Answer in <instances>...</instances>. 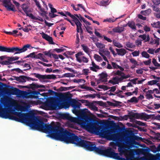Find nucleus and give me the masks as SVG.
Wrapping results in <instances>:
<instances>
[{
	"label": "nucleus",
	"mask_w": 160,
	"mask_h": 160,
	"mask_svg": "<svg viewBox=\"0 0 160 160\" xmlns=\"http://www.w3.org/2000/svg\"><path fill=\"white\" fill-rule=\"evenodd\" d=\"M89 106L91 107V108L92 110H94L95 111H98V107L96 106L95 105H94L92 103H91V104Z\"/></svg>",
	"instance_id": "nucleus-52"
},
{
	"label": "nucleus",
	"mask_w": 160,
	"mask_h": 160,
	"mask_svg": "<svg viewBox=\"0 0 160 160\" xmlns=\"http://www.w3.org/2000/svg\"><path fill=\"white\" fill-rule=\"evenodd\" d=\"M124 15H122L121 16L119 17L118 18H116L115 20L112 19V18H109V19H104L103 20V22H115L118 19L120 18H122Z\"/></svg>",
	"instance_id": "nucleus-29"
},
{
	"label": "nucleus",
	"mask_w": 160,
	"mask_h": 160,
	"mask_svg": "<svg viewBox=\"0 0 160 160\" xmlns=\"http://www.w3.org/2000/svg\"><path fill=\"white\" fill-rule=\"evenodd\" d=\"M16 80L20 82H26V76H20L19 77H16Z\"/></svg>",
	"instance_id": "nucleus-23"
},
{
	"label": "nucleus",
	"mask_w": 160,
	"mask_h": 160,
	"mask_svg": "<svg viewBox=\"0 0 160 160\" xmlns=\"http://www.w3.org/2000/svg\"><path fill=\"white\" fill-rule=\"evenodd\" d=\"M129 118L130 119L133 118L137 119H140L146 121L148 119H150L151 118V116L146 114L145 113H135L133 112H129L128 115Z\"/></svg>",
	"instance_id": "nucleus-5"
},
{
	"label": "nucleus",
	"mask_w": 160,
	"mask_h": 160,
	"mask_svg": "<svg viewBox=\"0 0 160 160\" xmlns=\"http://www.w3.org/2000/svg\"><path fill=\"white\" fill-rule=\"evenodd\" d=\"M71 102L72 106L74 109H76L77 108H79L81 105V104L80 102H77L74 99L72 100L71 101Z\"/></svg>",
	"instance_id": "nucleus-17"
},
{
	"label": "nucleus",
	"mask_w": 160,
	"mask_h": 160,
	"mask_svg": "<svg viewBox=\"0 0 160 160\" xmlns=\"http://www.w3.org/2000/svg\"><path fill=\"white\" fill-rule=\"evenodd\" d=\"M43 54L42 53H39L37 55H36V58L39 59H41V58L43 59Z\"/></svg>",
	"instance_id": "nucleus-62"
},
{
	"label": "nucleus",
	"mask_w": 160,
	"mask_h": 160,
	"mask_svg": "<svg viewBox=\"0 0 160 160\" xmlns=\"http://www.w3.org/2000/svg\"><path fill=\"white\" fill-rule=\"evenodd\" d=\"M81 46L83 50L87 54H89V48L83 44L81 45Z\"/></svg>",
	"instance_id": "nucleus-33"
},
{
	"label": "nucleus",
	"mask_w": 160,
	"mask_h": 160,
	"mask_svg": "<svg viewBox=\"0 0 160 160\" xmlns=\"http://www.w3.org/2000/svg\"><path fill=\"white\" fill-rule=\"evenodd\" d=\"M8 92L12 95H21L24 91H21L16 88H13L7 90Z\"/></svg>",
	"instance_id": "nucleus-10"
},
{
	"label": "nucleus",
	"mask_w": 160,
	"mask_h": 160,
	"mask_svg": "<svg viewBox=\"0 0 160 160\" xmlns=\"http://www.w3.org/2000/svg\"><path fill=\"white\" fill-rule=\"evenodd\" d=\"M156 136L154 138L160 141V133L158 132L156 133Z\"/></svg>",
	"instance_id": "nucleus-64"
},
{
	"label": "nucleus",
	"mask_w": 160,
	"mask_h": 160,
	"mask_svg": "<svg viewBox=\"0 0 160 160\" xmlns=\"http://www.w3.org/2000/svg\"><path fill=\"white\" fill-rule=\"evenodd\" d=\"M97 94H87L86 95H84V97L86 98H95Z\"/></svg>",
	"instance_id": "nucleus-51"
},
{
	"label": "nucleus",
	"mask_w": 160,
	"mask_h": 160,
	"mask_svg": "<svg viewBox=\"0 0 160 160\" xmlns=\"http://www.w3.org/2000/svg\"><path fill=\"white\" fill-rule=\"evenodd\" d=\"M142 56L146 58H148L150 57L149 55L148 54L147 52L143 51L142 52Z\"/></svg>",
	"instance_id": "nucleus-41"
},
{
	"label": "nucleus",
	"mask_w": 160,
	"mask_h": 160,
	"mask_svg": "<svg viewBox=\"0 0 160 160\" xmlns=\"http://www.w3.org/2000/svg\"><path fill=\"white\" fill-rule=\"evenodd\" d=\"M152 62L154 65L156 67H160V64L158 63L155 58L152 59Z\"/></svg>",
	"instance_id": "nucleus-48"
},
{
	"label": "nucleus",
	"mask_w": 160,
	"mask_h": 160,
	"mask_svg": "<svg viewBox=\"0 0 160 160\" xmlns=\"http://www.w3.org/2000/svg\"><path fill=\"white\" fill-rule=\"evenodd\" d=\"M102 52L103 53L104 55L107 56L108 58H110V52L108 50L103 49L102 50Z\"/></svg>",
	"instance_id": "nucleus-35"
},
{
	"label": "nucleus",
	"mask_w": 160,
	"mask_h": 160,
	"mask_svg": "<svg viewBox=\"0 0 160 160\" xmlns=\"http://www.w3.org/2000/svg\"><path fill=\"white\" fill-rule=\"evenodd\" d=\"M109 0H102L100 2V5L103 6H106L109 4Z\"/></svg>",
	"instance_id": "nucleus-32"
},
{
	"label": "nucleus",
	"mask_w": 160,
	"mask_h": 160,
	"mask_svg": "<svg viewBox=\"0 0 160 160\" xmlns=\"http://www.w3.org/2000/svg\"><path fill=\"white\" fill-rule=\"evenodd\" d=\"M151 12V10L150 9H148L147 10L144 11H142L140 13L141 14L147 16Z\"/></svg>",
	"instance_id": "nucleus-30"
},
{
	"label": "nucleus",
	"mask_w": 160,
	"mask_h": 160,
	"mask_svg": "<svg viewBox=\"0 0 160 160\" xmlns=\"http://www.w3.org/2000/svg\"><path fill=\"white\" fill-rule=\"evenodd\" d=\"M158 81L156 80H152V81H149L148 82V84L149 85H153L156 84Z\"/></svg>",
	"instance_id": "nucleus-54"
},
{
	"label": "nucleus",
	"mask_w": 160,
	"mask_h": 160,
	"mask_svg": "<svg viewBox=\"0 0 160 160\" xmlns=\"http://www.w3.org/2000/svg\"><path fill=\"white\" fill-rule=\"evenodd\" d=\"M124 28L118 26L113 28L112 30L114 32L121 33L124 31Z\"/></svg>",
	"instance_id": "nucleus-22"
},
{
	"label": "nucleus",
	"mask_w": 160,
	"mask_h": 160,
	"mask_svg": "<svg viewBox=\"0 0 160 160\" xmlns=\"http://www.w3.org/2000/svg\"><path fill=\"white\" fill-rule=\"evenodd\" d=\"M84 55V53L82 52H80L75 54V57L77 61L80 63L81 62V58L80 56Z\"/></svg>",
	"instance_id": "nucleus-24"
},
{
	"label": "nucleus",
	"mask_w": 160,
	"mask_h": 160,
	"mask_svg": "<svg viewBox=\"0 0 160 160\" xmlns=\"http://www.w3.org/2000/svg\"><path fill=\"white\" fill-rule=\"evenodd\" d=\"M127 25L132 29L134 30H136L135 23L134 21H128Z\"/></svg>",
	"instance_id": "nucleus-25"
},
{
	"label": "nucleus",
	"mask_w": 160,
	"mask_h": 160,
	"mask_svg": "<svg viewBox=\"0 0 160 160\" xmlns=\"http://www.w3.org/2000/svg\"><path fill=\"white\" fill-rule=\"evenodd\" d=\"M97 103L101 106L104 107L106 105V103L103 102L102 101H97Z\"/></svg>",
	"instance_id": "nucleus-63"
},
{
	"label": "nucleus",
	"mask_w": 160,
	"mask_h": 160,
	"mask_svg": "<svg viewBox=\"0 0 160 160\" xmlns=\"http://www.w3.org/2000/svg\"><path fill=\"white\" fill-rule=\"evenodd\" d=\"M92 66L90 67H89V68L91 70H92L95 72H97V70H96V69H99L100 68H99V66L98 65H96L93 61L92 62Z\"/></svg>",
	"instance_id": "nucleus-21"
},
{
	"label": "nucleus",
	"mask_w": 160,
	"mask_h": 160,
	"mask_svg": "<svg viewBox=\"0 0 160 160\" xmlns=\"http://www.w3.org/2000/svg\"><path fill=\"white\" fill-rule=\"evenodd\" d=\"M113 101L115 102V103H114L115 104L114 107H118V106H121V105H120L119 104H121L122 103L121 102L116 101L115 100H113Z\"/></svg>",
	"instance_id": "nucleus-58"
},
{
	"label": "nucleus",
	"mask_w": 160,
	"mask_h": 160,
	"mask_svg": "<svg viewBox=\"0 0 160 160\" xmlns=\"http://www.w3.org/2000/svg\"><path fill=\"white\" fill-rule=\"evenodd\" d=\"M27 50V44L24 45L21 48L18 47L10 48L0 46V51L2 52L14 53V54H18L25 52Z\"/></svg>",
	"instance_id": "nucleus-3"
},
{
	"label": "nucleus",
	"mask_w": 160,
	"mask_h": 160,
	"mask_svg": "<svg viewBox=\"0 0 160 160\" xmlns=\"http://www.w3.org/2000/svg\"><path fill=\"white\" fill-rule=\"evenodd\" d=\"M112 43L115 46L118 48H120L123 47V46L121 43L115 40H113L112 41Z\"/></svg>",
	"instance_id": "nucleus-31"
},
{
	"label": "nucleus",
	"mask_w": 160,
	"mask_h": 160,
	"mask_svg": "<svg viewBox=\"0 0 160 160\" xmlns=\"http://www.w3.org/2000/svg\"><path fill=\"white\" fill-rule=\"evenodd\" d=\"M116 50L117 52V54L122 56H124L127 52L125 49L123 48L121 49L116 48Z\"/></svg>",
	"instance_id": "nucleus-18"
},
{
	"label": "nucleus",
	"mask_w": 160,
	"mask_h": 160,
	"mask_svg": "<svg viewBox=\"0 0 160 160\" xmlns=\"http://www.w3.org/2000/svg\"><path fill=\"white\" fill-rule=\"evenodd\" d=\"M49 105L51 108V110H53L56 109L57 105L56 103V100L55 98H51L48 102Z\"/></svg>",
	"instance_id": "nucleus-11"
},
{
	"label": "nucleus",
	"mask_w": 160,
	"mask_h": 160,
	"mask_svg": "<svg viewBox=\"0 0 160 160\" xmlns=\"http://www.w3.org/2000/svg\"><path fill=\"white\" fill-rule=\"evenodd\" d=\"M138 102V99L136 97H133L131 98L130 99L127 100L128 103H137Z\"/></svg>",
	"instance_id": "nucleus-28"
},
{
	"label": "nucleus",
	"mask_w": 160,
	"mask_h": 160,
	"mask_svg": "<svg viewBox=\"0 0 160 160\" xmlns=\"http://www.w3.org/2000/svg\"><path fill=\"white\" fill-rule=\"evenodd\" d=\"M126 46L127 47L129 48H132L135 47V45H133L132 43H131L129 42H126Z\"/></svg>",
	"instance_id": "nucleus-45"
},
{
	"label": "nucleus",
	"mask_w": 160,
	"mask_h": 160,
	"mask_svg": "<svg viewBox=\"0 0 160 160\" xmlns=\"http://www.w3.org/2000/svg\"><path fill=\"white\" fill-rule=\"evenodd\" d=\"M153 10V11L157 12H159L160 11V8L157 6L152 5V6Z\"/></svg>",
	"instance_id": "nucleus-55"
},
{
	"label": "nucleus",
	"mask_w": 160,
	"mask_h": 160,
	"mask_svg": "<svg viewBox=\"0 0 160 160\" xmlns=\"http://www.w3.org/2000/svg\"><path fill=\"white\" fill-rule=\"evenodd\" d=\"M69 117L70 115L68 114H62L61 115V117L63 119H66L68 120Z\"/></svg>",
	"instance_id": "nucleus-39"
},
{
	"label": "nucleus",
	"mask_w": 160,
	"mask_h": 160,
	"mask_svg": "<svg viewBox=\"0 0 160 160\" xmlns=\"http://www.w3.org/2000/svg\"><path fill=\"white\" fill-rule=\"evenodd\" d=\"M30 89L34 90L35 89H37L39 88H45V86L43 85H38L37 83H32V84H29Z\"/></svg>",
	"instance_id": "nucleus-15"
},
{
	"label": "nucleus",
	"mask_w": 160,
	"mask_h": 160,
	"mask_svg": "<svg viewBox=\"0 0 160 160\" xmlns=\"http://www.w3.org/2000/svg\"><path fill=\"white\" fill-rule=\"evenodd\" d=\"M81 62H82L84 63H88V58L85 57V56H82L81 58Z\"/></svg>",
	"instance_id": "nucleus-50"
},
{
	"label": "nucleus",
	"mask_w": 160,
	"mask_h": 160,
	"mask_svg": "<svg viewBox=\"0 0 160 160\" xmlns=\"http://www.w3.org/2000/svg\"><path fill=\"white\" fill-rule=\"evenodd\" d=\"M94 58L98 62H100L102 61V58L99 55L97 54H95L94 56Z\"/></svg>",
	"instance_id": "nucleus-38"
},
{
	"label": "nucleus",
	"mask_w": 160,
	"mask_h": 160,
	"mask_svg": "<svg viewBox=\"0 0 160 160\" xmlns=\"http://www.w3.org/2000/svg\"><path fill=\"white\" fill-rule=\"evenodd\" d=\"M77 26V32H80L79 29L80 30V35H81L82 34L83 31L82 28V24L78 20L77 22H75Z\"/></svg>",
	"instance_id": "nucleus-16"
},
{
	"label": "nucleus",
	"mask_w": 160,
	"mask_h": 160,
	"mask_svg": "<svg viewBox=\"0 0 160 160\" xmlns=\"http://www.w3.org/2000/svg\"><path fill=\"white\" fill-rule=\"evenodd\" d=\"M123 73L124 72L118 70L116 72L114 71L113 72V73L114 75L116 76L117 75L119 76H120L121 77L122 76Z\"/></svg>",
	"instance_id": "nucleus-42"
},
{
	"label": "nucleus",
	"mask_w": 160,
	"mask_h": 160,
	"mask_svg": "<svg viewBox=\"0 0 160 160\" xmlns=\"http://www.w3.org/2000/svg\"><path fill=\"white\" fill-rule=\"evenodd\" d=\"M42 37L43 39L48 41L50 44H55L54 42H53L52 38L43 32L42 34Z\"/></svg>",
	"instance_id": "nucleus-14"
},
{
	"label": "nucleus",
	"mask_w": 160,
	"mask_h": 160,
	"mask_svg": "<svg viewBox=\"0 0 160 160\" xmlns=\"http://www.w3.org/2000/svg\"><path fill=\"white\" fill-rule=\"evenodd\" d=\"M16 115L19 118L15 116L14 120L22 123L27 121L32 128L49 133V136L52 138L61 141L65 129L60 125L44 123L42 119L35 116L32 112L28 113L18 112Z\"/></svg>",
	"instance_id": "nucleus-1"
},
{
	"label": "nucleus",
	"mask_w": 160,
	"mask_h": 160,
	"mask_svg": "<svg viewBox=\"0 0 160 160\" xmlns=\"http://www.w3.org/2000/svg\"><path fill=\"white\" fill-rule=\"evenodd\" d=\"M82 74L87 75L89 73V70L88 69H84L82 70Z\"/></svg>",
	"instance_id": "nucleus-53"
},
{
	"label": "nucleus",
	"mask_w": 160,
	"mask_h": 160,
	"mask_svg": "<svg viewBox=\"0 0 160 160\" xmlns=\"http://www.w3.org/2000/svg\"><path fill=\"white\" fill-rule=\"evenodd\" d=\"M130 62L133 64L138 65V62L134 58H131L129 59Z\"/></svg>",
	"instance_id": "nucleus-59"
},
{
	"label": "nucleus",
	"mask_w": 160,
	"mask_h": 160,
	"mask_svg": "<svg viewBox=\"0 0 160 160\" xmlns=\"http://www.w3.org/2000/svg\"><path fill=\"white\" fill-rule=\"evenodd\" d=\"M74 112L77 114L78 116H80L81 118L85 117L86 114L85 111L82 109H80L79 110L75 109Z\"/></svg>",
	"instance_id": "nucleus-19"
},
{
	"label": "nucleus",
	"mask_w": 160,
	"mask_h": 160,
	"mask_svg": "<svg viewBox=\"0 0 160 160\" xmlns=\"http://www.w3.org/2000/svg\"><path fill=\"white\" fill-rule=\"evenodd\" d=\"M98 48L103 49L105 47V45L101 42H97L95 44Z\"/></svg>",
	"instance_id": "nucleus-37"
},
{
	"label": "nucleus",
	"mask_w": 160,
	"mask_h": 160,
	"mask_svg": "<svg viewBox=\"0 0 160 160\" xmlns=\"http://www.w3.org/2000/svg\"><path fill=\"white\" fill-rule=\"evenodd\" d=\"M130 76L129 75H125L124 73L120 77H119L117 76H116L112 78L111 80L108 81L109 83H111L113 85L118 84L119 82H121L124 79H126L130 77Z\"/></svg>",
	"instance_id": "nucleus-6"
},
{
	"label": "nucleus",
	"mask_w": 160,
	"mask_h": 160,
	"mask_svg": "<svg viewBox=\"0 0 160 160\" xmlns=\"http://www.w3.org/2000/svg\"><path fill=\"white\" fill-rule=\"evenodd\" d=\"M21 7L22 10L26 14L28 12H30L29 10H28V7L27 4H23L21 5Z\"/></svg>",
	"instance_id": "nucleus-27"
},
{
	"label": "nucleus",
	"mask_w": 160,
	"mask_h": 160,
	"mask_svg": "<svg viewBox=\"0 0 160 160\" xmlns=\"http://www.w3.org/2000/svg\"><path fill=\"white\" fill-rule=\"evenodd\" d=\"M31 95L32 96V97L34 98H37L38 96H35L36 95H38L39 94H40V92L39 91H33L31 92Z\"/></svg>",
	"instance_id": "nucleus-36"
},
{
	"label": "nucleus",
	"mask_w": 160,
	"mask_h": 160,
	"mask_svg": "<svg viewBox=\"0 0 160 160\" xmlns=\"http://www.w3.org/2000/svg\"><path fill=\"white\" fill-rule=\"evenodd\" d=\"M28 12L26 14L27 16L30 18L32 19L37 20L38 18L34 16L32 13H29Z\"/></svg>",
	"instance_id": "nucleus-43"
},
{
	"label": "nucleus",
	"mask_w": 160,
	"mask_h": 160,
	"mask_svg": "<svg viewBox=\"0 0 160 160\" xmlns=\"http://www.w3.org/2000/svg\"><path fill=\"white\" fill-rule=\"evenodd\" d=\"M0 63H1L2 65H8L10 64H12V62H10V61L8 60L2 61L0 62Z\"/></svg>",
	"instance_id": "nucleus-40"
},
{
	"label": "nucleus",
	"mask_w": 160,
	"mask_h": 160,
	"mask_svg": "<svg viewBox=\"0 0 160 160\" xmlns=\"http://www.w3.org/2000/svg\"><path fill=\"white\" fill-rule=\"evenodd\" d=\"M3 5L9 11H16L14 6L11 2L10 0H3Z\"/></svg>",
	"instance_id": "nucleus-7"
},
{
	"label": "nucleus",
	"mask_w": 160,
	"mask_h": 160,
	"mask_svg": "<svg viewBox=\"0 0 160 160\" xmlns=\"http://www.w3.org/2000/svg\"><path fill=\"white\" fill-rule=\"evenodd\" d=\"M100 135L103 138L108 139L110 137V132L108 130L102 129L101 130Z\"/></svg>",
	"instance_id": "nucleus-13"
},
{
	"label": "nucleus",
	"mask_w": 160,
	"mask_h": 160,
	"mask_svg": "<svg viewBox=\"0 0 160 160\" xmlns=\"http://www.w3.org/2000/svg\"><path fill=\"white\" fill-rule=\"evenodd\" d=\"M72 77V74L70 73H65L61 77Z\"/></svg>",
	"instance_id": "nucleus-60"
},
{
	"label": "nucleus",
	"mask_w": 160,
	"mask_h": 160,
	"mask_svg": "<svg viewBox=\"0 0 160 160\" xmlns=\"http://www.w3.org/2000/svg\"><path fill=\"white\" fill-rule=\"evenodd\" d=\"M98 88H99L103 89L104 90H107L109 89V87L105 85H99L98 86Z\"/></svg>",
	"instance_id": "nucleus-46"
},
{
	"label": "nucleus",
	"mask_w": 160,
	"mask_h": 160,
	"mask_svg": "<svg viewBox=\"0 0 160 160\" xmlns=\"http://www.w3.org/2000/svg\"><path fill=\"white\" fill-rule=\"evenodd\" d=\"M150 115L152 116L150 118H153L155 119L160 121V115H158L156 116H155L154 114Z\"/></svg>",
	"instance_id": "nucleus-47"
},
{
	"label": "nucleus",
	"mask_w": 160,
	"mask_h": 160,
	"mask_svg": "<svg viewBox=\"0 0 160 160\" xmlns=\"http://www.w3.org/2000/svg\"><path fill=\"white\" fill-rule=\"evenodd\" d=\"M100 75V80L104 82H106L107 81V77L108 75L106 73L103 72H102L101 73L99 74Z\"/></svg>",
	"instance_id": "nucleus-20"
},
{
	"label": "nucleus",
	"mask_w": 160,
	"mask_h": 160,
	"mask_svg": "<svg viewBox=\"0 0 160 160\" xmlns=\"http://www.w3.org/2000/svg\"><path fill=\"white\" fill-rule=\"evenodd\" d=\"M61 141L66 143H72L83 147L86 150L94 151L96 153L104 156L115 159L118 153L111 148L106 149L103 146L97 147L95 142L81 139L74 133L65 130Z\"/></svg>",
	"instance_id": "nucleus-2"
},
{
	"label": "nucleus",
	"mask_w": 160,
	"mask_h": 160,
	"mask_svg": "<svg viewBox=\"0 0 160 160\" xmlns=\"http://www.w3.org/2000/svg\"><path fill=\"white\" fill-rule=\"evenodd\" d=\"M112 139L109 140H112L113 141L116 140V144L117 145L119 146L120 144V142L122 141V138L118 136L117 134L116 135L113 134L111 135Z\"/></svg>",
	"instance_id": "nucleus-12"
},
{
	"label": "nucleus",
	"mask_w": 160,
	"mask_h": 160,
	"mask_svg": "<svg viewBox=\"0 0 160 160\" xmlns=\"http://www.w3.org/2000/svg\"><path fill=\"white\" fill-rule=\"evenodd\" d=\"M85 28L87 31V32L90 34H92V32L91 31H89V30H92V28L91 27L89 26H87V27H85Z\"/></svg>",
	"instance_id": "nucleus-57"
},
{
	"label": "nucleus",
	"mask_w": 160,
	"mask_h": 160,
	"mask_svg": "<svg viewBox=\"0 0 160 160\" xmlns=\"http://www.w3.org/2000/svg\"><path fill=\"white\" fill-rule=\"evenodd\" d=\"M81 125L83 127L86 128L88 131L91 132H99L101 128L97 125L96 122H93L92 120L90 122H86L80 120Z\"/></svg>",
	"instance_id": "nucleus-4"
},
{
	"label": "nucleus",
	"mask_w": 160,
	"mask_h": 160,
	"mask_svg": "<svg viewBox=\"0 0 160 160\" xmlns=\"http://www.w3.org/2000/svg\"><path fill=\"white\" fill-rule=\"evenodd\" d=\"M95 33L97 37L101 38H102V36L100 34L99 32L97 31L96 29H95Z\"/></svg>",
	"instance_id": "nucleus-61"
},
{
	"label": "nucleus",
	"mask_w": 160,
	"mask_h": 160,
	"mask_svg": "<svg viewBox=\"0 0 160 160\" xmlns=\"http://www.w3.org/2000/svg\"><path fill=\"white\" fill-rule=\"evenodd\" d=\"M32 75H34L35 76L38 78L39 79H55L56 78V76L54 74L52 75H42L38 73H32Z\"/></svg>",
	"instance_id": "nucleus-8"
},
{
	"label": "nucleus",
	"mask_w": 160,
	"mask_h": 160,
	"mask_svg": "<svg viewBox=\"0 0 160 160\" xmlns=\"http://www.w3.org/2000/svg\"><path fill=\"white\" fill-rule=\"evenodd\" d=\"M138 131H136V132H134L132 130H129L127 132V134L128 137L129 139L132 141H134L135 140H138V136L135 135V134L137 133Z\"/></svg>",
	"instance_id": "nucleus-9"
},
{
	"label": "nucleus",
	"mask_w": 160,
	"mask_h": 160,
	"mask_svg": "<svg viewBox=\"0 0 160 160\" xmlns=\"http://www.w3.org/2000/svg\"><path fill=\"white\" fill-rule=\"evenodd\" d=\"M80 101L82 103L85 104V105L87 106H89L91 104L88 100H81Z\"/></svg>",
	"instance_id": "nucleus-44"
},
{
	"label": "nucleus",
	"mask_w": 160,
	"mask_h": 160,
	"mask_svg": "<svg viewBox=\"0 0 160 160\" xmlns=\"http://www.w3.org/2000/svg\"><path fill=\"white\" fill-rule=\"evenodd\" d=\"M136 123L140 126H142L146 127L147 125L145 123L142 122L140 121H136Z\"/></svg>",
	"instance_id": "nucleus-49"
},
{
	"label": "nucleus",
	"mask_w": 160,
	"mask_h": 160,
	"mask_svg": "<svg viewBox=\"0 0 160 160\" xmlns=\"http://www.w3.org/2000/svg\"><path fill=\"white\" fill-rule=\"evenodd\" d=\"M66 15H67L70 17L72 18L73 20H72L74 22H76L78 20V19L76 18V17L74 15L71 14L68 12H66Z\"/></svg>",
	"instance_id": "nucleus-26"
},
{
	"label": "nucleus",
	"mask_w": 160,
	"mask_h": 160,
	"mask_svg": "<svg viewBox=\"0 0 160 160\" xmlns=\"http://www.w3.org/2000/svg\"><path fill=\"white\" fill-rule=\"evenodd\" d=\"M140 53L139 51L138 50V51H135L134 52H132V54L133 57H136L138 56L139 55Z\"/></svg>",
	"instance_id": "nucleus-56"
},
{
	"label": "nucleus",
	"mask_w": 160,
	"mask_h": 160,
	"mask_svg": "<svg viewBox=\"0 0 160 160\" xmlns=\"http://www.w3.org/2000/svg\"><path fill=\"white\" fill-rule=\"evenodd\" d=\"M8 60L10 61L11 62L16 60H18L19 58L17 56L15 57H8Z\"/></svg>",
	"instance_id": "nucleus-34"
}]
</instances>
